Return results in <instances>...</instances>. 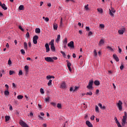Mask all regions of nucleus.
<instances>
[{
  "label": "nucleus",
  "mask_w": 127,
  "mask_h": 127,
  "mask_svg": "<svg viewBox=\"0 0 127 127\" xmlns=\"http://www.w3.org/2000/svg\"><path fill=\"white\" fill-rule=\"evenodd\" d=\"M19 124L22 127H28V125H27V124H26V123H25V122H23L22 120H20Z\"/></svg>",
  "instance_id": "39448f33"
},
{
  "label": "nucleus",
  "mask_w": 127,
  "mask_h": 127,
  "mask_svg": "<svg viewBox=\"0 0 127 127\" xmlns=\"http://www.w3.org/2000/svg\"><path fill=\"white\" fill-rule=\"evenodd\" d=\"M38 118H39V119L40 120H42V121H43V120H44L43 117H41L40 115H38Z\"/></svg>",
  "instance_id": "052dcab7"
},
{
  "label": "nucleus",
  "mask_w": 127,
  "mask_h": 127,
  "mask_svg": "<svg viewBox=\"0 0 127 127\" xmlns=\"http://www.w3.org/2000/svg\"><path fill=\"white\" fill-rule=\"evenodd\" d=\"M24 69H25V71L26 72V74H27L28 73V66L25 65Z\"/></svg>",
  "instance_id": "f3484780"
},
{
  "label": "nucleus",
  "mask_w": 127,
  "mask_h": 127,
  "mask_svg": "<svg viewBox=\"0 0 127 127\" xmlns=\"http://www.w3.org/2000/svg\"><path fill=\"white\" fill-rule=\"evenodd\" d=\"M19 28L20 29V30H21V31H24V29H23V28H22V27H21V26L19 25Z\"/></svg>",
  "instance_id": "49530a36"
},
{
  "label": "nucleus",
  "mask_w": 127,
  "mask_h": 127,
  "mask_svg": "<svg viewBox=\"0 0 127 127\" xmlns=\"http://www.w3.org/2000/svg\"><path fill=\"white\" fill-rule=\"evenodd\" d=\"M58 28V25L57 24H54V29H55V30H57Z\"/></svg>",
  "instance_id": "c756f323"
},
{
  "label": "nucleus",
  "mask_w": 127,
  "mask_h": 127,
  "mask_svg": "<svg viewBox=\"0 0 127 127\" xmlns=\"http://www.w3.org/2000/svg\"><path fill=\"white\" fill-rule=\"evenodd\" d=\"M4 95L5 96H8V95H9V92L8 91V90L4 91Z\"/></svg>",
  "instance_id": "bb28decb"
},
{
  "label": "nucleus",
  "mask_w": 127,
  "mask_h": 127,
  "mask_svg": "<svg viewBox=\"0 0 127 127\" xmlns=\"http://www.w3.org/2000/svg\"><path fill=\"white\" fill-rule=\"evenodd\" d=\"M122 105H123V102H122V101L119 100V103L117 104V107H118L119 111L123 110V106H122Z\"/></svg>",
  "instance_id": "f03ea898"
},
{
  "label": "nucleus",
  "mask_w": 127,
  "mask_h": 127,
  "mask_svg": "<svg viewBox=\"0 0 127 127\" xmlns=\"http://www.w3.org/2000/svg\"><path fill=\"white\" fill-rule=\"evenodd\" d=\"M90 119H91V121H94V120H95V116H91Z\"/></svg>",
  "instance_id": "864d4df0"
},
{
  "label": "nucleus",
  "mask_w": 127,
  "mask_h": 127,
  "mask_svg": "<svg viewBox=\"0 0 127 127\" xmlns=\"http://www.w3.org/2000/svg\"><path fill=\"white\" fill-rule=\"evenodd\" d=\"M100 28H105V25L103 24H100L99 25Z\"/></svg>",
  "instance_id": "ea45409f"
},
{
  "label": "nucleus",
  "mask_w": 127,
  "mask_h": 127,
  "mask_svg": "<svg viewBox=\"0 0 127 127\" xmlns=\"http://www.w3.org/2000/svg\"><path fill=\"white\" fill-rule=\"evenodd\" d=\"M67 62V67H70L71 66V64L70 63V62H69V61H66Z\"/></svg>",
  "instance_id": "c9c22d12"
},
{
  "label": "nucleus",
  "mask_w": 127,
  "mask_h": 127,
  "mask_svg": "<svg viewBox=\"0 0 127 127\" xmlns=\"http://www.w3.org/2000/svg\"><path fill=\"white\" fill-rule=\"evenodd\" d=\"M20 52L22 55H24V54H25V51H24L23 49L21 50Z\"/></svg>",
  "instance_id": "f704fd0d"
},
{
  "label": "nucleus",
  "mask_w": 127,
  "mask_h": 127,
  "mask_svg": "<svg viewBox=\"0 0 127 127\" xmlns=\"http://www.w3.org/2000/svg\"><path fill=\"white\" fill-rule=\"evenodd\" d=\"M51 49L53 52H55L56 50H55V47L54 46H51Z\"/></svg>",
  "instance_id": "aec40b11"
},
{
  "label": "nucleus",
  "mask_w": 127,
  "mask_h": 127,
  "mask_svg": "<svg viewBox=\"0 0 127 127\" xmlns=\"http://www.w3.org/2000/svg\"><path fill=\"white\" fill-rule=\"evenodd\" d=\"M51 85H52V80L50 79L48 83V86H51Z\"/></svg>",
  "instance_id": "7c9ffc66"
},
{
  "label": "nucleus",
  "mask_w": 127,
  "mask_h": 127,
  "mask_svg": "<svg viewBox=\"0 0 127 127\" xmlns=\"http://www.w3.org/2000/svg\"><path fill=\"white\" fill-rule=\"evenodd\" d=\"M111 12H113V13H115V12H116V10H115V9H114V8L111 7Z\"/></svg>",
  "instance_id": "37998d69"
},
{
  "label": "nucleus",
  "mask_w": 127,
  "mask_h": 127,
  "mask_svg": "<svg viewBox=\"0 0 127 127\" xmlns=\"http://www.w3.org/2000/svg\"><path fill=\"white\" fill-rule=\"evenodd\" d=\"M57 108H58V109H61V108H62V105H61V104L58 103L57 104Z\"/></svg>",
  "instance_id": "c85d7f7f"
},
{
  "label": "nucleus",
  "mask_w": 127,
  "mask_h": 127,
  "mask_svg": "<svg viewBox=\"0 0 127 127\" xmlns=\"http://www.w3.org/2000/svg\"><path fill=\"white\" fill-rule=\"evenodd\" d=\"M107 49H109L110 51H114V50L113 49V48H112V47L110 46H107Z\"/></svg>",
  "instance_id": "e433bc0d"
},
{
  "label": "nucleus",
  "mask_w": 127,
  "mask_h": 127,
  "mask_svg": "<svg viewBox=\"0 0 127 127\" xmlns=\"http://www.w3.org/2000/svg\"><path fill=\"white\" fill-rule=\"evenodd\" d=\"M124 65L122 64V65H121V66H120V69H121V70H123V69H124Z\"/></svg>",
  "instance_id": "338daca9"
},
{
  "label": "nucleus",
  "mask_w": 127,
  "mask_h": 127,
  "mask_svg": "<svg viewBox=\"0 0 127 127\" xmlns=\"http://www.w3.org/2000/svg\"><path fill=\"white\" fill-rule=\"evenodd\" d=\"M50 98L49 97H48L47 98L45 99V102H49Z\"/></svg>",
  "instance_id": "09e8293b"
},
{
  "label": "nucleus",
  "mask_w": 127,
  "mask_h": 127,
  "mask_svg": "<svg viewBox=\"0 0 127 127\" xmlns=\"http://www.w3.org/2000/svg\"><path fill=\"white\" fill-rule=\"evenodd\" d=\"M68 41V39L67 38H65L64 40L63 41V44H67Z\"/></svg>",
  "instance_id": "393cba45"
},
{
  "label": "nucleus",
  "mask_w": 127,
  "mask_h": 127,
  "mask_svg": "<svg viewBox=\"0 0 127 127\" xmlns=\"http://www.w3.org/2000/svg\"><path fill=\"white\" fill-rule=\"evenodd\" d=\"M94 56H97V51H96V50H94Z\"/></svg>",
  "instance_id": "603ef678"
},
{
  "label": "nucleus",
  "mask_w": 127,
  "mask_h": 127,
  "mask_svg": "<svg viewBox=\"0 0 127 127\" xmlns=\"http://www.w3.org/2000/svg\"><path fill=\"white\" fill-rule=\"evenodd\" d=\"M86 125L88 126V127H93V125L91 124V122L89 121L86 122Z\"/></svg>",
  "instance_id": "9b49d317"
},
{
  "label": "nucleus",
  "mask_w": 127,
  "mask_h": 127,
  "mask_svg": "<svg viewBox=\"0 0 127 127\" xmlns=\"http://www.w3.org/2000/svg\"><path fill=\"white\" fill-rule=\"evenodd\" d=\"M117 57H118V56H117V55H116V54L113 55L114 59H116L117 58Z\"/></svg>",
  "instance_id": "e2e57ef3"
},
{
  "label": "nucleus",
  "mask_w": 127,
  "mask_h": 127,
  "mask_svg": "<svg viewBox=\"0 0 127 127\" xmlns=\"http://www.w3.org/2000/svg\"><path fill=\"white\" fill-rule=\"evenodd\" d=\"M125 31H126V28H123L121 30H119L118 31V33H119L121 35L124 34Z\"/></svg>",
  "instance_id": "1a4fd4ad"
},
{
  "label": "nucleus",
  "mask_w": 127,
  "mask_h": 127,
  "mask_svg": "<svg viewBox=\"0 0 127 127\" xmlns=\"http://www.w3.org/2000/svg\"><path fill=\"white\" fill-rule=\"evenodd\" d=\"M84 9H85V10H89V4L84 6Z\"/></svg>",
  "instance_id": "cd10ccee"
},
{
  "label": "nucleus",
  "mask_w": 127,
  "mask_h": 127,
  "mask_svg": "<svg viewBox=\"0 0 127 127\" xmlns=\"http://www.w3.org/2000/svg\"><path fill=\"white\" fill-rule=\"evenodd\" d=\"M105 43V41L104 39H102L100 40V42H99L98 45L99 46H102Z\"/></svg>",
  "instance_id": "9d476101"
},
{
  "label": "nucleus",
  "mask_w": 127,
  "mask_h": 127,
  "mask_svg": "<svg viewBox=\"0 0 127 127\" xmlns=\"http://www.w3.org/2000/svg\"><path fill=\"white\" fill-rule=\"evenodd\" d=\"M122 125L123 127H126L125 126H126V125H127V120H126V118L122 119Z\"/></svg>",
  "instance_id": "0eeeda50"
},
{
  "label": "nucleus",
  "mask_w": 127,
  "mask_h": 127,
  "mask_svg": "<svg viewBox=\"0 0 127 127\" xmlns=\"http://www.w3.org/2000/svg\"><path fill=\"white\" fill-rule=\"evenodd\" d=\"M46 78H47V80H49V79H51L52 78H53V79H55V77H54V76H53V75H48V76H47Z\"/></svg>",
  "instance_id": "2eb2a0df"
},
{
  "label": "nucleus",
  "mask_w": 127,
  "mask_h": 127,
  "mask_svg": "<svg viewBox=\"0 0 127 127\" xmlns=\"http://www.w3.org/2000/svg\"><path fill=\"white\" fill-rule=\"evenodd\" d=\"M40 93L42 94H44V90L42 88L40 89Z\"/></svg>",
  "instance_id": "3c124183"
},
{
  "label": "nucleus",
  "mask_w": 127,
  "mask_h": 127,
  "mask_svg": "<svg viewBox=\"0 0 127 127\" xmlns=\"http://www.w3.org/2000/svg\"><path fill=\"white\" fill-rule=\"evenodd\" d=\"M26 36L27 38H28L29 37V32H27L26 34Z\"/></svg>",
  "instance_id": "6e6d98bb"
},
{
  "label": "nucleus",
  "mask_w": 127,
  "mask_h": 127,
  "mask_svg": "<svg viewBox=\"0 0 127 127\" xmlns=\"http://www.w3.org/2000/svg\"><path fill=\"white\" fill-rule=\"evenodd\" d=\"M45 47L46 48V52H49V51H50V48H49V45H48V43L46 44Z\"/></svg>",
  "instance_id": "6e6552de"
},
{
  "label": "nucleus",
  "mask_w": 127,
  "mask_h": 127,
  "mask_svg": "<svg viewBox=\"0 0 127 127\" xmlns=\"http://www.w3.org/2000/svg\"><path fill=\"white\" fill-rule=\"evenodd\" d=\"M67 46H68V47L71 48V49H74V42L70 41L69 43L67 44Z\"/></svg>",
  "instance_id": "20e7f679"
},
{
  "label": "nucleus",
  "mask_w": 127,
  "mask_h": 127,
  "mask_svg": "<svg viewBox=\"0 0 127 127\" xmlns=\"http://www.w3.org/2000/svg\"><path fill=\"white\" fill-rule=\"evenodd\" d=\"M85 29H86V30L87 31H90V27H88V26H86V27H85Z\"/></svg>",
  "instance_id": "8fccbe9b"
},
{
  "label": "nucleus",
  "mask_w": 127,
  "mask_h": 127,
  "mask_svg": "<svg viewBox=\"0 0 127 127\" xmlns=\"http://www.w3.org/2000/svg\"><path fill=\"white\" fill-rule=\"evenodd\" d=\"M45 60H46L47 62H51L52 63L54 62V60H53V59H52L51 57L45 58Z\"/></svg>",
  "instance_id": "423d86ee"
},
{
  "label": "nucleus",
  "mask_w": 127,
  "mask_h": 127,
  "mask_svg": "<svg viewBox=\"0 0 127 127\" xmlns=\"http://www.w3.org/2000/svg\"><path fill=\"white\" fill-rule=\"evenodd\" d=\"M98 106L100 107L101 110H105L106 109V107L105 106H103L101 103L98 104Z\"/></svg>",
  "instance_id": "ddd939ff"
},
{
  "label": "nucleus",
  "mask_w": 127,
  "mask_h": 127,
  "mask_svg": "<svg viewBox=\"0 0 127 127\" xmlns=\"http://www.w3.org/2000/svg\"><path fill=\"white\" fill-rule=\"evenodd\" d=\"M95 112H96V113H100V111L99 110V107H98V106H95Z\"/></svg>",
  "instance_id": "a878e982"
},
{
  "label": "nucleus",
  "mask_w": 127,
  "mask_h": 127,
  "mask_svg": "<svg viewBox=\"0 0 127 127\" xmlns=\"http://www.w3.org/2000/svg\"><path fill=\"white\" fill-rule=\"evenodd\" d=\"M35 32L36 33H40V29L39 28H36Z\"/></svg>",
  "instance_id": "b1692460"
},
{
  "label": "nucleus",
  "mask_w": 127,
  "mask_h": 127,
  "mask_svg": "<svg viewBox=\"0 0 127 127\" xmlns=\"http://www.w3.org/2000/svg\"><path fill=\"white\" fill-rule=\"evenodd\" d=\"M109 10H110L109 14L111 15V16H114V13H113L111 9H109Z\"/></svg>",
  "instance_id": "a19ab883"
},
{
  "label": "nucleus",
  "mask_w": 127,
  "mask_h": 127,
  "mask_svg": "<svg viewBox=\"0 0 127 127\" xmlns=\"http://www.w3.org/2000/svg\"><path fill=\"white\" fill-rule=\"evenodd\" d=\"M8 65H10L11 64V61H10V60H9L8 61Z\"/></svg>",
  "instance_id": "69168bd1"
},
{
  "label": "nucleus",
  "mask_w": 127,
  "mask_h": 127,
  "mask_svg": "<svg viewBox=\"0 0 127 127\" xmlns=\"http://www.w3.org/2000/svg\"><path fill=\"white\" fill-rule=\"evenodd\" d=\"M97 10H98V12H100V13H103V9L98 8Z\"/></svg>",
  "instance_id": "2f4dec72"
},
{
  "label": "nucleus",
  "mask_w": 127,
  "mask_h": 127,
  "mask_svg": "<svg viewBox=\"0 0 127 127\" xmlns=\"http://www.w3.org/2000/svg\"><path fill=\"white\" fill-rule=\"evenodd\" d=\"M92 35H93V32L92 31H90L88 33V36H90Z\"/></svg>",
  "instance_id": "4d7b16f0"
},
{
  "label": "nucleus",
  "mask_w": 127,
  "mask_h": 127,
  "mask_svg": "<svg viewBox=\"0 0 127 127\" xmlns=\"http://www.w3.org/2000/svg\"><path fill=\"white\" fill-rule=\"evenodd\" d=\"M53 60H57V59H58V58H57V57H54L52 58Z\"/></svg>",
  "instance_id": "0e129e2a"
},
{
  "label": "nucleus",
  "mask_w": 127,
  "mask_h": 127,
  "mask_svg": "<svg viewBox=\"0 0 127 127\" xmlns=\"http://www.w3.org/2000/svg\"><path fill=\"white\" fill-rule=\"evenodd\" d=\"M17 99H18V100H21V99H23V96H22V95H18L17 96Z\"/></svg>",
  "instance_id": "473e14b6"
},
{
  "label": "nucleus",
  "mask_w": 127,
  "mask_h": 127,
  "mask_svg": "<svg viewBox=\"0 0 127 127\" xmlns=\"http://www.w3.org/2000/svg\"><path fill=\"white\" fill-rule=\"evenodd\" d=\"M60 37H61L60 35H58L57 36V38L56 40V42H57V43H58L60 41Z\"/></svg>",
  "instance_id": "dca6fc26"
},
{
  "label": "nucleus",
  "mask_w": 127,
  "mask_h": 127,
  "mask_svg": "<svg viewBox=\"0 0 127 127\" xmlns=\"http://www.w3.org/2000/svg\"><path fill=\"white\" fill-rule=\"evenodd\" d=\"M39 37L37 35H35L33 37V42L34 44H37V40H38Z\"/></svg>",
  "instance_id": "7ed1b4c3"
},
{
  "label": "nucleus",
  "mask_w": 127,
  "mask_h": 127,
  "mask_svg": "<svg viewBox=\"0 0 127 127\" xmlns=\"http://www.w3.org/2000/svg\"><path fill=\"white\" fill-rule=\"evenodd\" d=\"M24 48L26 50H27V43H26L25 42H24Z\"/></svg>",
  "instance_id": "4be33fe9"
},
{
  "label": "nucleus",
  "mask_w": 127,
  "mask_h": 127,
  "mask_svg": "<svg viewBox=\"0 0 127 127\" xmlns=\"http://www.w3.org/2000/svg\"><path fill=\"white\" fill-rule=\"evenodd\" d=\"M19 10H23L24 9V6L23 5H21L19 6L18 8Z\"/></svg>",
  "instance_id": "a211bd4d"
},
{
  "label": "nucleus",
  "mask_w": 127,
  "mask_h": 127,
  "mask_svg": "<svg viewBox=\"0 0 127 127\" xmlns=\"http://www.w3.org/2000/svg\"><path fill=\"white\" fill-rule=\"evenodd\" d=\"M61 53H62V54L63 57H65V56H66V54H65L64 52L61 51Z\"/></svg>",
  "instance_id": "58836bf2"
},
{
  "label": "nucleus",
  "mask_w": 127,
  "mask_h": 127,
  "mask_svg": "<svg viewBox=\"0 0 127 127\" xmlns=\"http://www.w3.org/2000/svg\"><path fill=\"white\" fill-rule=\"evenodd\" d=\"M1 6L2 7V8H3V9H4V10H6V9H7V7H6V6H5V4L3 3L1 5Z\"/></svg>",
  "instance_id": "4468645a"
},
{
  "label": "nucleus",
  "mask_w": 127,
  "mask_h": 127,
  "mask_svg": "<svg viewBox=\"0 0 127 127\" xmlns=\"http://www.w3.org/2000/svg\"><path fill=\"white\" fill-rule=\"evenodd\" d=\"M49 45H51V46H54V40H51V41L49 43Z\"/></svg>",
  "instance_id": "412c9836"
},
{
  "label": "nucleus",
  "mask_w": 127,
  "mask_h": 127,
  "mask_svg": "<svg viewBox=\"0 0 127 127\" xmlns=\"http://www.w3.org/2000/svg\"><path fill=\"white\" fill-rule=\"evenodd\" d=\"M85 95H89V96H92V95H93V93H92V92H87Z\"/></svg>",
  "instance_id": "4c0bfd02"
},
{
  "label": "nucleus",
  "mask_w": 127,
  "mask_h": 127,
  "mask_svg": "<svg viewBox=\"0 0 127 127\" xmlns=\"http://www.w3.org/2000/svg\"><path fill=\"white\" fill-rule=\"evenodd\" d=\"M13 74H14V71L10 70L9 75H12Z\"/></svg>",
  "instance_id": "c03bdc74"
},
{
  "label": "nucleus",
  "mask_w": 127,
  "mask_h": 127,
  "mask_svg": "<svg viewBox=\"0 0 127 127\" xmlns=\"http://www.w3.org/2000/svg\"><path fill=\"white\" fill-rule=\"evenodd\" d=\"M93 84H94V81L90 80L89 81L88 85L87 86L86 88L88 89V90H92V89H93Z\"/></svg>",
  "instance_id": "f257e3e1"
},
{
  "label": "nucleus",
  "mask_w": 127,
  "mask_h": 127,
  "mask_svg": "<svg viewBox=\"0 0 127 127\" xmlns=\"http://www.w3.org/2000/svg\"><path fill=\"white\" fill-rule=\"evenodd\" d=\"M45 20L46 21V22H48V21H49V18L48 17H46L45 19Z\"/></svg>",
  "instance_id": "bf43d9fd"
},
{
  "label": "nucleus",
  "mask_w": 127,
  "mask_h": 127,
  "mask_svg": "<svg viewBox=\"0 0 127 127\" xmlns=\"http://www.w3.org/2000/svg\"><path fill=\"white\" fill-rule=\"evenodd\" d=\"M29 47H31V43L30 42L28 43Z\"/></svg>",
  "instance_id": "774afa93"
},
{
  "label": "nucleus",
  "mask_w": 127,
  "mask_h": 127,
  "mask_svg": "<svg viewBox=\"0 0 127 127\" xmlns=\"http://www.w3.org/2000/svg\"><path fill=\"white\" fill-rule=\"evenodd\" d=\"M94 84L95 86H99L100 85V81L99 80H95L94 81Z\"/></svg>",
  "instance_id": "6ab92c4d"
},
{
  "label": "nucleus",
  "mask_w": 127,
  "mask_h": 127,
  "mask_svg": "<svg viewBox=\"0 0 127 127\" xmlns=\"http://www.w3.org/2000/svg\"><path fill=\"white\" fill-rule=\"evenodd\" d=\"M114 120L117 125H118L119 124H120V122H119V121H118V118H117V117H115Z\"/></svg>",
  "instance_id": "72a5a7b5"
},
{
  "label": "nucleus",
  "mask_w": 127,
  "mask_h": 127,
  "mask_svg": "<svg viewBox=\"0 0 127 127\" xmlns=\"http://www.w3.org/2000/svg\"><path fill=\"white\" fill-rule=\"evenodd\" d=\"M5 119L6 122H8V121H9V119H10V117H9L8 116H6L5 117Z\"/></svg>",
  "instance_id": "5701e85b"
},
{
  "label": "nucleus",
  "mask_w": 127,
  "mask_h": 127,
  "mask_svg": "<svg viewBox=\"0 0 127 127\" xmlns=\"http://www.w3.org/2000/svg\"><path fill=\"white\" fill-rule=\"evenodd\" d=\"M22 74H23L22 70H19L18 73L19 76H21V75H22Z\"/></svg>",
  "instance_id": "de8ad7c7"
},
{
  "label": "nucleus",
  "mask_w": 127,
  "mask_h": 127,
  "mask_svg": "<svg viewBox=\"0 0 127 127\" xmlns=\"http://www.w3.org/2000/svg\"><path fill=\"white\" fill-rule=\"evenodd\" d=\"M117 57H118V56H117V55H116V54L113 55L114 59H116L117 58Z\"/></svg>",
  "instance_id": "680f3d73"
},
{
  "label": "nucleus",
  "mask_w": 127,
  "mask_h": 127,
  "mask_svg": "<svg viewBox=\"0 0 127 127\" xmlns=\"http://www.w3.org/2000/svg\"><path fill=\"white\" fill-rule=\"evenodd\" d=\"M61 88L62 89H65L66 88V83L65 82H63L61 85Z\"/></svg>",
  "instance_id": "f8f14e48"
},
{
  "label": "nucleus",
  "mask_w": 127,
  "mask_h": 127,
  "mask_svg": "<svg viewBox=\"0 0 127 127\" xmlns=\"http://www.w3.org/2000/svg\"><path fill=\"white\" fill-rule=\"evenodd\" d=\"M51 105H52V106H53V107H56V103H55L54 102H51Z\"/></svg>",
  "instance_id": "a18cd8bd"
},
{
  "label": "nucleus",
  "mask_w": 127,
  "mask_h": 127,
  "mask_svg": "<svg viewBox=\"0 0 127 127\" xmlns=\"http://www.w3.org/2000/svg\"><path fill=\"white\" fill-rule=\"evenodd\" d=\"M118 49H119V52L121 54V53H122V49H121L120 47H118Z\"/></svg>",
  "instance_id": "5fc2aeb1"
},
{
  "label": "nucleus",
  "mask_w": 127,
  "mask_h": 127,
  "mask_svg": "<svg viewBox=\"0 0 127 127\" xmlns=\"http://www.w3.org/2000/svg\"><path fill=\"white\" fill-rule=\"evenodd\" d=\"M78 90V87L77 86H75L74 89H73V92H76Z\"/></svg>",
  "instance_id": "13d9d810"
},
{
  "label": "nucleus",
  "mask_w": 127,
  "mask_h": 127,
  "mask_svg": "<svg viewBox=\"0 0 127 127\" xmlns=\"http://www.w3.org/2000/svg\"><path fill=\"white\" fill-rule=\"evenodd\" d=\"M127 112H125V116H123V119H125V120H127Z\"/></svg>",
  "instance_id": "79ce46f5"
}]
</instances>
